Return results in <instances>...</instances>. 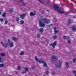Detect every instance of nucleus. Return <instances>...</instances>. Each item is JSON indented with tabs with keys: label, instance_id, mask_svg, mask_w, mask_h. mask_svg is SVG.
<instances>
[{
	"label": "nucleus",
	"instance_id": "1",
	"mask_svg": "<svg viewBox=\"0 0 76 76\" xmlns=\"http://www.w3.org/2000/svg\"><path fill=\"white\" fill-rule=\"evenodd\" d=\"M52 7L55 10H56V11H57V12H58L59 13H61V14H63V13H64V12H63L61 11V8L59 7L58 5H53V6Z\"/></svg>",
	"mask_w": 76,
	"mask_h": 76
},
{
	"label": "nucleus",
	"instance_id": "2",
	"mask_svg": "<svg viewBox=\"0 0 76 76\" xmlns=\"http://www.w3.org/2000/svg\"><path fill=\"white\" fill-rule=\"evenodd\" d=\"M37 61H38L39 63H43L44 64V66H43V67H45V66H47V63L45 62H44V61H42V58H40L39 59H38L37 60Z\"/></svg>",
	"mask_w": 76,
	"mask_h": 76
},
{
	"label": "nucleus",
	"instance_id": "3",
	"mask_svg": "<svg viewBox=\"0 0 76 76\" xmlns=\"http://www.w3.org/2000/svg\"><path fill=\"white\" fill-rule=\"evenodd\" d=\"M58 57L57 56H55V55H52V58L50 59V61L52 62H53L55 60H57Z\"/></svg>",
	"mask_w": 76,
	"mask_h": 76
},
{
	"label": "nucleus",
	"instance_id": "4",
	"mask_svg": "<svg viewBox=\"0 0 76 76\" xmlns=\"http://www.w3.org/2000/svg\"><path fill=\"white\" fill-rule=\"evenodd\" d=\"M73 17H69V20H68V23L69 25H71L72 23H73Z\"/></svg>",
	"mask_w": 76,
	"mask_h": 76
},
{
	"label": "nucleus",
	"instance_id": "5",
	"mask_svg": "<svg viewBox=\"0 0 76 76\" xmlns=\"http://www.w3.org/2000/svg\"><path fill=\"white\" fill-rule=\"evenodd\" d=\"M8 42L11 47H13V42L11 41L10 39H8Z\"/></svg>",
	"mask_w": 76,
	"mask_h": 76
},
{
	"label": "nucleus",
	"instance_id": "6",
	"mask_svg": "<svg viewBox=\"0 0 76 76\" xmlns=\"http://www.w3.org/2000/svg\"><path fill=\"white\" fill-rule=\"evenodd\" d=\"M42 16L41 17L42 21H43V22H44L46 23H47V24H48V19L45 18H42Z\"/></svg>",
	"mask_w": 76,
	"mask_h": 76
},
{
	"label": "nucleus",
	"instance_id": "7",
	"mask_svg": "<svg viewBox=\"0 0 76 76\" xmlns=\"http://www.w3.org/2000/svg\"><path fill=\"white\" fill-rule=\"evenodd\" d=\"M57 45V42L56 41L54 42L52 44H50V46H52V48H55V47H56V45Z\"/></svg>",
	"mask_w": 76,
	"mask_h": 76
},
{
	"label": "nucleus",
	"instance_id": "8",
	"mask_svg": "<svg viewBox=\"0 0 76 76\" xmlns=\"http://www.w3.org/2000/svg\"><path fill=\"white\" fill-rule=\"evenodd\" d=\"M39 26L40 27L44 28L45 27V23L44 22H42L40 23H39Z\"/></svg>",
	"mask_w": 76,
	"mask_h": 76
},
{
	"label": "nucleus",
	"instance_id": "9",
	"mask_svg": "<svg viewBox=\"0 0 76 76\" xmlns=\"http://www.w3.org/2000/svg\"><path fill=\"white\" fill-rule=\"evenodd\" d=\"M26 13L23 14V15H20V17L22 19H23L25 18V16H26Z\"/></svg>",
	"mask_w": 76,
	"mask_h": 76
},
{
	"label": "nucleus",
	"instance_id": "10",
	"mask_svg": "<svg viewBox=\"0 0 76 76\" xmlns=\"http://www.w3.org/2000/svg\"><path fill=\"white\" fill-rule=\"evenodd\" d=\"M72 31V32H75L76 31V27L75 26H73L71 27Z\"/></svg>",
	"mask_w": 76,
	"mask_h": 76
},
{
	"label": "nucleus",
	"instance_id": "11",
	"mask_svg": "<svg viewBox=\"0 0 76 76\" xmlns=\"http://www.w3.org/2000/svg\"><path fill=\"white\" fill-rule=\"evenodd\" d=\"M28 70L29 69L28 68H26V69H25L24 71H23L22 72V73H23V74H25V73H27V72Z\"/></svg>",
	"mask_w": 76,
	"mask_h": 76
},
{
	"label": "nucleus",
	"instance_id": "12",
	"mask_svg": "<svg viewBox=\"0 0 76 76\" xmlns=\"http://www.w3.org/2000/svg\"><path fill=\"white\" fill-rule=\"evenodd\" d=\"M16 21L17 22L18 24L20 23L19 22V17H18L16 18Z\"/></svg>",
	"mask_w": 76,
	"mask_h": 76
},
{
	"label": "nucleus",
	"instance_id": "13",
	"mask_svg": "<svg viewBox=\"0 0 76 76\" xmlns=\"http://www.w3.org/2000/svg\"><path fill=\"white\" fill-rule=\"evenodd\" d=\"M4 60V58H1V57L0 56V63H3Z\"/></svg>",
	"mask_w": 76,
	"mask_h": 76
},
{
	"label": "nucleus",
	"instance_id": "14",
	"mask_svg": "<svg viewBox=\"0 0 76 76\" xmlns=\"http://www.w3.org/2000/svg\"><path fill=\"white\" fill-rule=\"evenodd\" d=\"M69 61L66 62L65 63V66L66 67H69Z\"/></svg>",
	"mask_w": 76,
	"mask_h": 76
},
{
	"label": "nucleus",
	"instance_id": "15",
	"mask_svg": "<svg viewBox=\"0 0 76 76\" xmlns=\"http://www.w3.org/2000/svg\"><path fill=\"white\" fill-rule=\"evenodd\" d=\"M5 66V64L4 63L0 64V68L4 67Z\"/></svg>",
	"mask_w": 76,
	"mask_h": 76
},
{
	"label": "nucleus",
	"instance_id": "16",
	"mask_svg": "<svg viewBox=\"0 0 76 76\" xmlns=\"http://www.w3.org/2000/svg\"><path fill=\"white\" fill-rule=\"evenodd\" d=\"M14 11L13 9V8H11L8 11V12L10 13H12V12H13Z\"/></svg>",
	"mask_w": 76,
	"mask_h": 76
},
{
	"label": "nucleus",
	"instance_id": "17",
	"mask_svg": "<svg viewBox=\"0 0 76 76\" xmlns=\"http://www.w3.org/2000/svg\"><path fill=\"white\" fill-rule=\"evenodd\" d=\"M30 16H35V14H34V12H30Z\"/></svg>",
	"mask_w": 76,
	"mask_h": 76
},
{
	"label": "nucleus",
	"instance_id": "18",
	"mask_svg": "<svg viewBox=\"0 0 76 76\" xmlns=\"http://www.w3.org/2000/svg\"><path fill=\"white\" fill-rule=\"evenodd\" d=\"M53 31L54 32V34L55 35H56V34H57V33H58V32H60V31L57 30H54Z\"/></svg>",
	"mask_w": 76,
	"mask_h": 76
},
{
	"label": "nucleus",
	"instance_id": "19",
	"mask_svg": "<svg viewBox=\"0 0 76 76\" xmlns=\"http://www.w3.org/2000/svg\"><path fill=\"white\" fill-rule=\"evenodd\" d=\"M39 31L41 33H42L44 32V28H40L39 29Z\"/></svg>",
	"mask_w": 76,
	"mask_h": 76
},
{
	"label": "nucleus",
	"instance_id": "20",
	"mask_svg": "<svg viewBox=\"0 0 76 76\" xmlns=\"http://www.w3.org/2000/svg\"><path fill=\"white\" fill-rule=\"evenodd\" d=\"M20 56H24V51L22 50L20 53Z\"/></svg>",
	"mask_w": 76,
	"mask_h": 76
},
{
	"label": "nucleus",
	"instance_id": "21",
	"mask_svg": "<svg viewBox=\"0 0 76 76\" xmlns=\"http://www.w3.org/2000/svg\"><path fill=\"white\" fill-rule=\"evenodd\" d=\"M6 12H5L2 14V16H3L4 17H6Z\"/></svg>",
	"mask_w": 76,
	"mask_h": 76
},
{
	"label": "nucleus",
	"instance_id": "22",
	"mask_svg": "<svg viewBox=\"0 0 76 76\" xmlns=\"http://www.w3.org/2000/svg\"><path fill=\"white\" fill-rule=\"evenodd\" d=\"M12 39L13 40H14L15 41H18V39L15 37H12Z\"/></svg>",
	"mask_w": 76,
	"mask_h": 76
},
{
	"label": "nucleus",
	"instance_id": "23",
	"mask_svg": "<svg viewBox=\"0 0 76 76\" xmlns=\"http://www.w3.org/2000/svg\"><path fill=\"white\" fill-rule=\"evenodd\" d=\"M1 44L3 46V47H5V48H7V46H6L4 45V43H3V42H1Z\"/></svg>",
	"mask_w": 76,
	"mask_h": 76
},
{
	"label": "nucleus",
	"instance_id": "24",
	"mask_svg": "<svg viewBox=\"0 0 76 76\" xmlns=\"http://www.w3.org/2000/svg\"><path fill=\"white\" fill-rule=\"evenodd\" d=\"M7 23H8V20H7V19H6L4 23L5 25H7Z\"/></svg>",
	"mask_w": 76,
	"mask_h": 76
},
{
	"label": "nucleus",
	"instance_id": "25",
	"mask_svg": "<svg viewBox=\"0 0 76 76\" xmlns=\"http://www.w3.org/2000/svg\"><path fill=\"white\" fill-rule=\"evenodd\" d=\"M76 58H73L72 60V62H73V63H76Z\"/></svg>",
	"mask_w": 76,
	"mask_h": 76
},
{
	"label": "nucleus",
	"instance_id": "26",
	"mask_svg": "<svg viewBox=\"0 0 76 76\" xmlns=\"http://www.w3.org/2000/svg\"><path fill=\"white\" fill-rule=\"evenodd\" d=\"M58 37L57 35H55L53 36V39H56V38H57Z\"/></svg>",
	"mask_w": 76,
	"mask_h": 76
},
{
	"label": "nucleus",
	"instance_id": "27",
	"mask_svg": "<svg viewBox=\"0 0 76 76\" xmlns=\"http://www.w3.org/2000/svg\"><path fill=\"white\" fill-rule=\"evenodd\" d=\"M24 23V21L23 20H21L20 21V24L21 25H22Z\"/></svg>",
	"mask_w": 76,
	"mask_h": 76
},
{
	"label": "nucleus",
	"instance_id": "28",
	"mask_svg": "<svg viewBox=\"0 0 76 76\" xmlns=\"http://www.w3.org/2000/svg\"><path fill=\"white\" fill-rule=\"evenodd\" d=\"M35 60H36V61H38V59L37 58V56H35Z\"/></svg>",
	"mask_w": 76,
	"mask_h": 76
},
{
	"label": "nucleus",
	"instance_id": "29",
	"mask_svg": "<svg viewBox=\"0 0 76 76\" xmlns=\"http://www.w3.org/2000/svg\"><path fill=\"white\" fill-rule=\"evenodd\" d=\"M72 73L74 75H75L76 74V71H75V70H73L72 71Z\"/></svg>",
	"mask_w": 76,
	"mask_h": 76
},
{
	"label": "nucleus",
	"instance_id": "30",
	"mask_svg": "<svg viewBox=\"0 0 76 76\" xmlns=\"http://www.w3.org/2000/svg\"><path fill=\"white\" fill-rule=\"evenodd\" d=\"M20 69H21L20 66H18V70H20Z\"/></svg>",
	"mask_w": 76,
	"mask_h": 76
},
{
	"label": "nucleus",
	"instance_id": "31",
	"mask_svg": "<svg viewBox=\"0 0 76 76\" xmlns=\"http://www.w3.org/2000/svg\"><path fill=\"white\" fill-rule=\"evenodd\" d=\"M37 37L38 38H40V37H41V35H40V34H37Z\"/></svg>",
	"mask_w": 76,
	"mask_h": 76
},
{
	"label": "nucleus",
	"instance_id": "32",
	"mask_svg": "<svg viewBox=\"0 0 76 76\" xmlns=\"http://www.w3.org/2000/svg\"><path fill=\"white\" fill-rule=\"evenodd\" d=\"M52 74L53 76V75H56V72H55V71L53 72L52 73Z\"/></svg>",
	"mask_w": 76,
	"mask_h": 76
},
{
	"label": "nucleus",
	"instance_id": "33",
	"mask_svg": "<svg viewBox=\"0 0 76 76\" xmlns=\"http://www.w3.org/2000/svg\"><path fill=\"white\" fill-rule=\"evenodd\" d=\"M22 3V4L24 6H25V5H26V3H24V2H23Z\"/></svg>",
	"mask_w": 76,
	"mask_h": 76
},
{
	"label": "nucleus",
	"instance_id": "34",
	"mask_svg": "<svg viewBox=\"0 0 76 76\" xmlns=\"http://www.w3.org/2000/svg\"><path fill=\"white\" fill-rule=\"evenodd\" d=\"M67 42L68 44H71V40H69L67 41Z\"/></svg>",
	"mask_w": 76,
	"mask_h": 76
},
{
	"label": "nucleus",
	"instance_id": "35",
	"mask_svg": "<svg viewBox=\"0 0 76 76\" xmlns=\"http://www.w3.org/2000/svg\"><path fill=\"white\" fill-rule=\"evenodd\" d=\"M31 69H32L33 70H34V69H35V66H31Z\"/></svg>",
	"mask_w": 76,
	"mask_h": 76
},
{
	"label": "nucleus",
	"instance_id": "36",
	"mask_svg": "<svg viewBox=\"0 0 76 76\" xmlns=\"http://www.w3.org/2000/svg\"><path fill=\"white\" fill-rule=\"evenodd\" d=\"M1 56H5V54L4 53H2L1 54Z\"/></svg>",
	"mask_w": 76,
	"mask_h": 76
},
{
	"label": "nucleus",
	"instance_id": "37",
	"mask_svg": "<svg viewBox=\"0 0 76 76\" xmlns=\"http://www.w3.org/2000/svg\"><path fill=\"white\" fill-rule=\"evenodd\" d=\"M0 20L1 22H3V21H4V20H3V18H1L0 19Z\"/></svg>",
	"mask_w": 76,
	"mask_h": 76
},
{
	"label": "nucleus",
	"instance_id": "38",
	"mask_svg": "<svg viewBox=\"0 0 76 76\" xmlns=\"http://www.w3.org/2000/svg\"><path fill=\"white\" fill-rule=\"evenodd\" d=\"M72 12H75V11H76V10H75V9H73L72 10Z\"/></svg>",
	"mask_w": 76,
	"mask_h": 76
},
{
	"label": "nucleus",
	"instance_id": "39",
	"mask_svg": "<svg viewBox=\"0 0 76 76\" xmlns=\"http://www.w3.org/2000/svg\"><path fill=\"white\" fill-rule=\"evenodd\" d=\"M38 22H39V23H41V22H42L40 19L38 20Z\"/></svg>",
	"mask_w": 76,
	"mask_h": 76
},
{
	"label": "nucleus",
	"instance_id": "40",
	"mask_svg": "<svg viewBox=\"0 0 76 76\" xmlns=\"http://www.w3.org/2000/svg\"><path fill=\"white\" fill-rule=\"evenodd\" d=\"M19 1L21 3L24 2V0H19Z\"/></svg>",
	"mask_w": 76,
	"mask_h": 76
},
{
	"label": "nucleus",
	"instance_id": "41",
	"mask_svg": "<svg viewBox=\"0 0 76 76\" xmlns=\"http://www.w3.org/2000/svg\"><path fill=\"white\" fill-rule=\"evenodd\" d=\"M55 68H56V69H58V65H56L55 66Z\"/></svg>",
	"mask_w": 76,
	"mask_h": 76
},
{
	"label": "nucleus",
	"instance_id": "42",
	"mask_svg": "<svg viewBox=\"0 0 76 76\" xmlns=\"http://www.w3.org/2000/svg\"><path fill=\"white\" fill-rule=\"evenodd\" d=\"M53 29L54 30V31H56L57 30V28L56 27H54L53 28Z\"/></svg>",
	"mask_w": 76,
	"mask_h": 76
},
{
	"label": "nucleus",
	"instance_id": "43",
	"mask_svg": "<svg viewBox=\"0 0 76 76\" xmlns=\"http://www.w3.org/2000/svg\"><path fill=\"white\" fill-rule=\"evenodd\" d=\"M54 20L55 22H56V21H57V18H54Z\"/></svg>",
	"mask_w": 76,
	"mask_h": 76
},
{
	"label": "nucleus",
	"instance_id": "44",
	"mask_svg": "<svg viewBox=\"0 0 76 76\" xmlns=\"http://www.w3.org/2000/svg\"><path fill=\"white\" fill-rule=\"evenodd\" d=\"M58 67H61V64H59L58 65Z\"/></svg>",
	"mask_w": 76,
	"mask_h": 76
},
{
	"label": "nucleus",
	"instance_id": "45",
	"mask_svg": "<svg viewBox=\"0 0 76 76\" xmlns=\"http://www.w3.org/2000/svg\"><path fill=\"white\" fill-rule=\"evenodd\" d=\"M62 61H59V63H60V64H61V65L62 64Z\"/></svg>",
	"mask_w": 76,
	"mask_h": 76
},
{
	"label": "nucleus",
	"instance_id": "46",
	"mask_svg": "<svg viewBox=\"0 0 76 76\" xmlns=\"http://www.w3.org/2000/svg\"><path fill=\"white\" fill-rule=\"evenodd\" d=\"M66 36H63V38L64 39H66Z\"/></svg>",
	"mask_w": 76,
	"mask_h": 76
},
{
	"label": "nucleus",
	"instance_id": "47",
	"mask_svg": "<svg viewBox=\"0 0 76 76\" xmlns=\"http://www.w3.org/2000/svg\"><path fill=\"white\" fill-rule=\"evenodd\" d=\"M50 23V20L49 19H48V23Z\"/></svg>",
	"mask_w": 76,
	"mask_h": 76
},
{
	"label": "nucleus",
	"instance_id": "48",
	"mask_svg": "<svg viewBox=\"0 0 76 76\" xmlns=\"http://www.w3.org/2000/svg\"><path fill=\"white\" fill-rule=\"evenodd\" d=\"M53 24H50V25H48V27H50V26H53Z\"/></svg>",
	"mask_w": 76,
	"mask_h": 76
},
{
	"label": "nucleus",
	"instance_id": "49",
	"mask_svg": "<svg viewBox=\"0 0 76 76\" xmlns=\"http://www.w3.org/2000/svg\"><path fill=\"white\" fill-rule=\"evenodd\" d=\"M41 13H42V15H44V12L42 11L41 12Z\"/></svg>",
	"mask_w": 76,
	"mask_h": 76
},
{
	"label": "nucleus",
	"instance_id": "50",
	"mask_svg": "<svg viewBox=\"0 0 76 76\" xmlns=\"http://www.w3.org/2000/svg\"><path fill=\"white\" fill-rule=\"evenodd\" d=\"M34 15H36V11H34Z\"/></svg>",
	"mask_w": 76,
	"mask_h": 76
},
{
	"label": "nucleus",
	"instance_id": "51",
	"mask_svg": "<svg viewBox=\"0 0 76 76\" xmlns=\"http://www.w3.org/2000/svg\"><path fill=\"white\" fill-rule=\"evenodd\" d=\"M65 15H66L67 16H68V15H69V14H68V13H65Z\"/></svg>",
	"mask_w": 76,
	"mask_h": 76
},
{
	"label": "nucleus",
	"instance_id": "52",
	"mask_svg": "<svg viewBox=\"0 0 76 76\" xmlns=\"http://www.w3.org/2000/svg\"><path fill=\"white\" fill-rule=\"evenodd\" d=\"M4 45H6V46H8L9 44H8V43H7V44H5Z\"/></svg>",
	"mask_w": 76,
	"mask_h": 76
},
{
	"label": "nucleus",
	"instance_id": "53",
	"mask_svg": "<svg viewBox=\"0 0 76 76\" xmlns=\"http://www.w3.org/2000/svg\"><path fill=\"white\" fill-rule=\"evenodd\" d=\"M15 75H18V72L17 71H16V73H15Z\"/></svg>",
	"mask_w": 76,
	"mask_h": 76
},
{
	"label": "nucleus",
	"instance_id": "54",
	"mask_svg": "<svg viewBox=\"0 0 76 76\" xmlns=\"http://www.w3.org/2000/svg\"><path fill=\"white\" fill-rule=\"evenodd\" d=\"M1 15V11L0 10V15Z\"/></svg>",
	"mask_w": 76,
	"mask_h": 76
},
{
	"label": "nucleus",
	"instance_id": "55",
	"mask_svg": "<svg viewBox=\"0 0 76 76\" xmlns=\"http://www.w3.org/2000/svg\"><path fill=\"white\" fill-rule=\"evenodd\" d=\"M48 14H50V11L48 10Z\"/></svg>",
	"mask_w": 76,
	"mask_h": 76
},
{
	"label": "nucleus",
	"instance_id": "56",
	"mask_svg": "<svg viewBox=\"0 0 76 76\" xmlns=\"http://www.w3.org/2000/svg\"><path fill=\"white\" fill-rule=\"evenodd\" d=\"M40 3H42V4H43V3H43L42 1H40Z\"/></svg>",
	"mask_w": 76,
	"mask_h": 76
},
{
	"label": "nucleus",
	"instance_id": "57",
	"mask_svg": "<svg viewBox=\"0 0 76 76\" xmlns=\"http://www.w3.org/2000/svg\"><path fill=\"white\" fill-rule=\"evenodd\" d=\"M26 29H27V30H28V27H26Z\"/></svg>",
	"mask_w": 76,
	"mask_h": 76
},
{
	"label": "nucleus",
	"instance_id": "58",
	"mask_svg": "<svg viewBox=\"0 0 76 76\" xmlns=\"http://www.w3.org/2000/svg\"><path fill=\"white\" fill-rule=\"evenodd\" d=\"M70 35L69 36H68V38H70Z\"/></svg>",
	"mask_w": 76,
	"mask_h": 76
},
{
	"label": "nucleus",
	"instance_id": "59",
	"mask_svg": "<svg viewBox=\"0 0 76 76\" xmlns=\"http://www.w3.org/2000/svg\"><path fill=\"white\" fill-rule=\"evenodd\" d=\"M46 75H48V72H46Z\"/></svg>",
	"mask_w": 76,
	"mask_h": 76
},
{
	"label": "nucleus",
	"instance_id": "60",
	"mask_svg": "<svg viewBox=\"0 0 76 76\" xmlns=\"http://www.w3.org/2000/svg\"><path fill=\"white\" fill-rule=\"evenodd\" d=\"M26 68H26V66H25L24 67V69H26Z\"/></svg>",
	"mask_w": 76,
	"mask_h": 76
},
{
	"label": "nucleus",
	"instance_id": "61",
	"mask_svg": "<svg viewBox=\"0 0 76 76\" xmlns=\"http://www.w3.org/2000/svg\"><path fill=\"white\" fill-rule=\"evenodd\" d=\"M73 18H76V17H75V16H73Z\"/></svg>",
	"mask_w": 76,
	"mask_h": 76
},
{
	"label": "nucleus",
	"instance_id": "62",
	"mask_svg": "<svg viewBox=\"0 0 76 76\" xmlns=\"http://www.w3.org/2000/svg\"><path fill=\"white\" fill-rule=\"evenodd\" d=\"M38 1H39V2H40L41 1V0H37Z\"/></svg>",
	"mask_w": 76,
	"mask_h": 76
},
{
	"label": "nucleus",
	"instance_id": "63",
	"mask_svg": "<svg viewBox=\"0 0 76 76\" xmlns=\"http://www.w3.org/2000/svg\"><path fill=\"white\" fill-rule=\"evenodd\" d=\"M70 36H71V37H72L73 36V35H72V34H70Z\"/></svg>",
	"mask_w": 76,
	"mask_h": 76
},
{
	"label": "nucleus",
	"instance_id": "64",
	"mask_svg": "<svg viewBox=\"0 0 76 76\" xmlns=\"http://www.w3.org/2000/svg\"><path fill=\"white\" fill-rule=\"evenodd\" d=\"M50 32H51V33H52L53 32V31H52L50 30Z\"/></svg>",
	"mask_w": 76,
	"mask_h": 76
}]
</instances>
